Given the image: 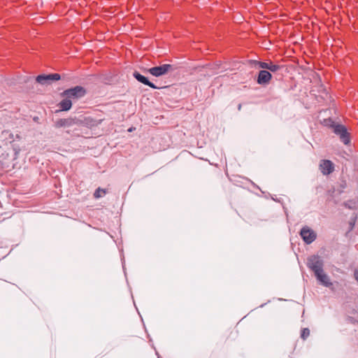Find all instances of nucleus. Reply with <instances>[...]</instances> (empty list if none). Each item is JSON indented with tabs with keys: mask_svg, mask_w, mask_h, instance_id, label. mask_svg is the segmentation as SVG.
<instances>
[{
	"mask_svg": "<svg viewBox=\"0 0 358 358\" xmlns=\"http://www.w3.org/2000/svg\"><path fill=\"white\" fill-rule=\"evenodd\" d=\"M106 194V189L99 187L94 192V196L96 199H99V198L102 197L103 196H104Z\"/></svg>",
	"mask_w": 358,
	"mask_h": 358,
	"instance_id": "obj_14",
	"label": "nucleus"
},
{
	"mask_svg": "<svg viewBox=\"0 0 358 358\" xmlns=\"http://www.w3.org/2000/svg\"><path fill=\"white\" fill-rule=\"evenodd\" d=\"M86 124L90 127H96L100 124L102 122V120H93L92 118H86L85 120Z\"/></svg>",
	"mask_w": 358,
	"mask_h": 358,
	"instance_id": "obj_13",
	"label": "nucleus"
},
{
	"mask_svg": "<svg viewBox=\"0 0 358 358\" xmlns=\"http://www.w3.org/2000/svg\"><path fill=\"white\" fill-rule=\"evenodd\" d=\"M133 76L138 82H140L145 85H148L152 89H157V87H156L154 83L150 82L149 80L146 77L141 75L138 72H137V71L134 72Z\"/></svg>",
	"mask_w": 358,
	"mask_h": 358,
	"instance_id": "obj_10",
	"label": "nucleus"
},
{
	"mask_svg": "<svg viewBox=\"0 0 358 358\" xmlns=\"http://www.w3.org/2000/svg\"><path fill=\"white\" fill-rule=\"evenodd\" d=\"M354 277H355V279L356 280V281L358 283V269L355 270V271H354Z\"/></svg>",
	"mask_w": 358,
	"mask_h": 358,
	"instance_id": "obj_18",
	"label": "nucleus"
},
{
	"mask_svg": "<svg viewBox=\"0 0 358 358\" xmlns=\"http://www.w3.org/2000/svg\"><path fill=\"white\" fill-rule=\"evenodd\" d=\"M238 109L240 110L241 109V104H238Z\"/></svg>",
	"mask_w": 358,
	"mask_h": 358,
	"instance_id": "obj_19",
	"label": "nucleus"
},
{
	"mask_svg": "<svg viewBox=\"0 0 358 358\" xmlns=\"http://www.w3.org/2000/svg\"><path fill=\"white\" fill-rule=\"evenodd\" d=\"M334 133L340 136L341 141L347 145L350 143L349 134L345 127L342 124H337L334 128Z\"/></svg>",
	"mask_w": 358,
	"mask_h": 358,
	"instance_id": "obj_6",
	"label": "nucleus"
},
{
	"mask_svg": "<svg viewBox=\"0 0 358 358\" xmlns=\"http://www.w3.org/2000/svg\"><path fill=\"white\" fill-rule=\"evenodd\" d=\"M75 124V120L73 118L59 119L55 123V126L57 128L69 127Z\"/></svg>",
	"mask_w": 358,
	"mask_h": 358,
	"instance_id": "obj_11",
	"label": "nucleus"
},
{
	"mask_svg": "<svg viewBox=\"0 0 358 358\" xmlns=\"http://www.w3.org/2000/svg\"><path fill=\"white\" fill-rule=\"evenodd\" d=\"M272 78L271 73L266 70H261L259 72L257 83L259 85H266Z\"/></svg>",
	"mask_w": 358,
	"mask_h": 358,
	"instance_id": "obj_7",
	"label": "nucleus"
},
{
	"mask_svg": "<svg viewBox=\"0 0 358 358\" xmlns=\"http://www.w3.org/2000/svg\"><path fill=\"white\" fill-rule=\"evenodd\" d=\"M259 68L262 69L263 70H266L268 69L269 63L264 62H253Z\"/></svg>",
	"mask_w": 358,
	"mask_h": 358,
	"instance_id": "obj_15",
	"label": "nucleus"
},
{
	"mask_svg": "<svg viewBox=\"0 0 358 358\" xmlns=\"http://www.w3.org/2000/svg\"><path fill=\"white\" fill-rule=\"evenodd\" d=\"M307 266L313 271L315 275L317 273L323 271L324 262L320 256L312 255L307 259Z\"/></svg>",
	"mask_w": 358,
	"mask_h": 358,
	"instance_id": "obj_1",
	"label": "nucleus"
},
{
	"mask_svg": "<svg viewBox=\"0 0 358 358\" xmlns=\"http://www.w3.org/2000/svg\"><path fill=\"white\" fill-rule=\"evenodd\" d=\"M320 167L324 175L330 174L334 171V164L330 160H322L320 164Z\"/></svg>",
	"mask_w": 358,
	"mask_h": 358,
	"instance_id": "obj_8",
	"label": "nucleus"
},
{
	"mask_svg": "<svg viewBox=\"0 0 358 358\" xmlns=\"http://www.w3.org/2000/svg\"><path fill=\"white\" fill-rule=\"evenodd\" d=\"M317 280L324 286L330 287L332 283L330 282L329 276L324 272V270L321 272L317 273L315 275Z\"/></svg>",
	"mask_w": 358,
	"mask_h": 358,
	"instance_id": "obj_9",
	"label": "nucleus"
},
{
	"mask_svg": "<svg viewBox=\"0 0 358 358\" xmlns=\"http://www.w3.org/2000/svg\"><path fill=\"white\" fill-rule=\"evenodd\" d=\"M281 68L282 67L280 65L269 63L268 70H269L271 72H276L278 70H280Z\"/></svg>",
	"mask_w": 358,
	"mask_h": 358,
	"instance_id": "obj_16",
	"label": "nucleus"
},
{
	"mask_svg": "<svg viewBox=\"0 0 358 358\" xmlns=\"http://www.w3.org/2000/svg\"><path fill=\"white\" fill-rule=\"evenodd\" d=\"M59 106L61 108V110L67 111L71 109L72 102L69 98H66L59 102Z\"/></svg>",
	"mask_w": 358,
	"mask_h": 358,
	"instance_id": "obj_12",
	"label": "nucleus"
},
{
	"mask_svg": "<svg viewBox=\"0 0 358 358\" xmlns=\"http://www.w3.org/2000/svg\"><path fill=\"white\" fill-rule=\"evenodd\" d=\"M310 335V330L308 328H303L301 330V338L303 340L306 339Z\"/></svg>",
	"mask_w": 358,
	"mask_h": 358,
	"instance_id": "obj_17",
	"label": "nucleus"
},
{
	"mask_svg": "<svg viewBox=\"0 0 358 358\" xmlns=\"http://www.w3.org/2000/svg\"><path fill=\"white\" fill-rule=\"evenodd\" d=\"M60 75L59 73H52L48 75H39L36 77V80L37 83L43 85H50L53 81L59 80L60 79Z\"/></svg>",
	"mask_w": 358,
	"mask_h": 358,
	"instance_id": "obj_5",
	"label": "nucleus"
},
{
	"mask_svg": "<svg viewBox=\"0 0 358 358\" xmlns=\"http://www.w3.org/2000/svg\"><path fill=\"white\" fill-rule=\"evenodd\" d=\"M300 235L306 244L312 243L317 237L316 233L307 226L301 229Z\"/></svg>",
	"mask_w": 358,
	"mask_h": 358,
	"instance_id": "obj_4",
	"label": "nucleus"
},
{
	"mask_svg": "<svg viewBox=\"0 0 358 358\" xmlns=\"http://www.w3.org/2000/svg\"><path fill=\"white\" fill-rule=\"evenodd\" d=\"M173 69H174L172 65L169 64H164L161 66L148 69L147 71L153 76L159 77L167 74L169 71H173Z\"/></svg>",
	"mask_w": 358,
	"mask_h": 358,
	"instance_id": "obj_2",
	"label": "nucleus"
},
{
	"mask_svg": "<svg viewBox=\"0 0 358 358\" xmlns=\"http://www.w3.org/2000/svg\"><path fill=\"white\" fill-rule=\"evenodd\" d=\"M85 94V90L81 86H76L64 90L62 95L70 99H79Z\"/></svg>",
	"mask_w": 358,
	"mask_h": 358,
	"instance_id": "obj_3",
	"label": "nucleus"
}]
</instances>
